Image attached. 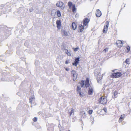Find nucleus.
I'll return each mask as SVG.
<instances>
[{
    "label": "nucleus",
    "mask_w": 131,
    "mask_h": 131,
    "mask_svg": "<svg viewBox=\"0 0 131 131\" xmlns=\"http://www.w3.org/2000/svg\"><path fill=\"white\" fill-rule=\"evenodd\" d=\"M90 79L88 78H86L85 81L83 80L81 81V83H80L82 87H85L87 88L89 87L90 85L89 83Z\"/></svg>",
    "instance_id": "1"
},
{
    "label": "nucleus",
    "mask_w": 131,
    "mask_h": 131,
    "mask_svg": "<svg viewBox=\"0 0 131 131\" xmlns=\"http://www.w3.org/2000/svg\"><path fill=\"white\" fill-rule=\"evenodd\" d=\"M123 74L121 71L117 72H116L112 73L111 75V77L113 78H116L121 77Z\"/></svg>",
    "instance_id": "2"
},
{
    "label": "nucleus",
    "mask_w": 131,
    "mask_h": 131,
    "mask_svg": "<svg viewBox=\"0 0 131 131\" xmlns=\"http://www.w3.org/2000/svg\"><path fill=\"white\" fill-rule=\"evenodd\" d=\"M98 101L100 104L105 105L107 102V97L105 96H102L99 99Z\"/></svg>",
    "instance_id": "3"
},
{
    "label": "nucleus",
    "mask_w": 131,
    "mask_h": 131,
    "mask_svg": "<svg viewBox=\"0 0 131 131\" xmlns=\"http://www.w3.org/2000/svg\"><path fill=\"white\" fill-rule=\"evenodd\" d=\"M68 4L69 8L71 9L72 12L74 13H75L76 8L75 7V5L72 4V2H69Z\"/></svg>",
    "instance_id": "4"
},
{
    "label": "nucleus",
    "mask_w": 131,
    "mask_h": 131,
    "mask_svg": "<svg viewBox=\"0 0 131 131\" xmlns=\"http://www.w3.org/2000/svg\"><path fill=\"white\" fill-rule=\"evenodd\" d=\"M77 93L81 97H83L84 95V93L81 91V88L79 86H77Z\"/></svg>",
    "instance_id": "5"
},
{
    "label": "nucleus",
    "mask_w": 131,
    "mask_h": 131,
    "mask_svg": "<svg viewBox=\"0 0 131 131\" xmlns=\"http://www.w3.org/2000/svg\"><path fill=\"white\" fill-rule=\"evenodd\" d=\"M71 74L73 80L74 81L77 78L78 74L76 71L73 70H72L71 71Z\"/></svg>",
    "instance_id": "6"
},
{
    "label": "nucleus",
    "mask_w": 131,
    "mask_h": 131,
    "mask_svg": "<svg viewBox=\"0 0 131 131\" xmlns=\"http://www.w3.org/2000/svg\"><path fill=\"white\" fill-rule=\"evenodd\" d=\"M57 6L59 7L62 9H64V6L63 3L61 2H58L56 4Z\"/></svg>",
    "instance_id": "7"
},
{
    "label": "nucleus",
    "mask_w": 131,
    "mask_h": 131,
    "mask_svg": "<svg viewBox=\"0 0 131 131\" xmlns=\"http://www.w3.org/2000/svg\"><path fill=\"white\" fill-rule=\"evenodd\" d=\"M109 25V22L108 21H106L105 23V25L104 26V29L103 30V32L104 33L106 32Z\"/></svg>",
    "instance_id": "8"
},
{
    "label": "nucleus",
    "mask_w": 131,
    "mask_h": 131,
    "mask_svg": "<svg viewBox=\"0 0 131 131\" xmlns=\"http://www.w3.org/2000/svg\"><path fill=\"white\" fill-rule=\"evenodd\" d=\"M90 20L87 18H84L83 21V24L84 26L87 25L88 23L89 22Z\"/></svg>",
    "instance_id": "9"
},
{
    "label": "nucleus",
    "mask_w": 131,
    "mask_h": 131,
    "mask_svg": "<svg viewBox=\"0 0 131 131\" xmlns=\"http://www.w3.org/2000/svg\"><path fill=\"white\" fill-rule=\"evenodd\" d=\"M79 59L80 58L79 57L76 58L75 60V61L72 63V65L73 66H75V67H77L79 63Z\"/></svg>",
    "instance_id": "10"
},
{
    "label": "nucleus",
    "mask_w": 131,
    "mask_h": 131,
    "mask_svg": "<svg viewBox=\"0 0 131 131\" xmlns=\"http://www.w3.org/2000/svg\"><path fill=\"white\" fill-rule=\"evenodd\" d=\"M57 27L59 29L61 28V22L60 20H57L56 21Z\"/></svg>",
    "instance_id": "11"
},
{
    "label": "nucleus",
    "mask_w": 131,
    "mask_h": 131,
    "mask_svg": "<svg viewBox=\"0 0 131 131\" xmlns=\"http://www.w3.org/2000/svg\"><path fill=\"white\" fill-rule=\"evenodd\" d=\"M93 88L91 86H90L88 91V94L89 95H92L93 94Z\"/></svg>",
    "instance_id": "12"
},
{
    "label": "nucleus",
    "mask_w": 131,
    "mask_h": 131,
    "mask_svg": "<svg viewBox=\"0 0 131 131\" xmlns=\"http://www.w3.org/2000/svg\"><path fill=\"white\" fill-rule=\"evenodd\" d=\"M96 15L97 17H100L102 15L101 11L99 9H97L96 12Z\"/></svg>",
    "instance_id": "13"
},
{
    "label": "nucleus",
    "mask_w": 131,
    "mask_h": 131,
    "mask_svg": "<svg viewBox=\"0 0 131 131\" xmlns=\"http://www.w3.org/2000/svg\"><path fill=\"white\" fill-rule=\"evenodd\" d=\"M125 118V116L124 114L122 115L119 118L118 122L119 123L121 122Z\"/></svg>",
    "instance_id": "14"
},
{
    "label": "nucleus",
    "mask_w": 131,
    "mask_h": 131,
    "mask_svg": "<svg viewBox=\"0 0 131 131\" xmlns=\"http://www.w3.org/2000/svg\"><path fill=\"white\" fill-rule=\"evenodd\" d=\"M116 45L118 47H121L123 46L122 41H116Z\"/></svg>",
    "instance_id": "15"
},
{
    "label": "nucleus",
    "mask_w": 131,
    "mask_h": 131,
    "mask_svg": "<svg viewBox=\"0 0 131 131\" xmlns=\"http://www.w3.org/2000/svg\"><path fill=\"white\" fill-rule=\"evenodd\" d=\"M84 26L82 25H79V26L78 29L80 32H81L84 30Z\"/></svg>",
    "instance_id": "16"
},
{
    "label": "nucleus",
    "mask_w": 131,
    "mask_h": 131,
    "mask_svg": "<svg viewBox=\"0 0 131 131\" xmlns=\"http://www.w3.org/2000/svg\"><path fill=\"white\" fill-rule=\"evenodd\" d=\"M72 28L74 30H75L77 28V25L74 22H73L72 24Z\"/></svg>",
    "instance_id": "17"
},
{
    "label": "nucleus",
    "mask_w": 131,
    "mask_h": 131,
    "mask_svg": "<svg viewBox=\"0 0 131 131\" xmlns=\"http://www.w3.org/2000/svg\"><path fill=\"white\" fill-rule=\"evenodd\" d=\"M57 14L58 17H60L61 16V13L60 12L59 10H57Z\"/></svg>",
    "instance_id": "18"
},
{
    "label": "nucleus",
    "mask_w": 131,
    "mask_h": 131,
    "mask_svg": "<svg viewBox=\"0 0 131 131\" xmlns=\"http://www.w3.org/2000/svg\"><path fill=\"white\" fill-rule=\"evenodd\" d=\"M65 50H66L65 52L67 54L68 56H71V53L70 52H69L66 49H65Z\"/></svg>",
    "instance_id": "19"
},
{
    "label": "nucleus",
    "mask_w": 131,
    "mask_h": 131,
    "mask_svg": "<svg viewBox=\"0 0 131 131\" xmlns=\"http://www.w3.org/2000/svg\"><path fill=\"white\" fill-rule=\"evenodd\" d=\"M35 99V98L33 97H31L29 99V102H30L32 104L33 101Z\"/></svg>",
    "instance_id": "20"
},
{
    "label": "nucleus",
    "mask_w": 131,
    "mask_h": 131,
    "mask_svg": "<svg viewBox=\"0 0 131 131\" xmlns=\"http://www.w3.org/2000/svg\"><path fill=\"white\" fill-rule=\"evenodd\" d=\"M63 35L64 36H67L68 35V32L65 31H63Z\"/></svg>",
    "instance_id": "21"
},
{
    "label": "nucleus",
    "mask_w": 131,
    "mask_h": 131,
    "mask_svg": "<svg viewBox=\"0 0 131 131\" xmlns=\"http://www.w3.org/2000/svg\"><path fill=\"white\" fill-rule=\"evenodd\" d=\"M126 48L127 50V52H128L130 50V48L129 46H127L126 47Z\"/></svg>",
    "instance_id": "22"
},
{
    "label": "nucleus",
    "mask_w": 131,
    "mask_h": 131,
    "mask_svg": "<svg viewBox=\"0 0 131 131\" xmlns=\"http://www.w3.org/2000/svg\"><path fill=\"white\" fill-rule=\"evenodd\" d=\"M54 9H53L52 10L51 12V14L52 16L54 15L55 14V12H54Z\"/></svg>",
    "instance_id": "23"
},
{
    "label": "nucleus",
    "mask_w": 131,
    "mask_h": 131,
    "mask_svg": "<svg viewBox=\"0 0 131 131\" xmlns=\"http://www.w3.org/2000/svg\"><path fill=\"white\" fill-rule=\"evenodd\" d=\"M73 49L74 50V51L75 52L77 51L79 49V48L78 47H77L76 48H74Z\"/></svg>",
    "instance_id": "24"
},
{
    "label": "nucleus",
    "mask_w": 131,
    "mask_h": 131,
    "mask_svg": "<svg viewBox=\"0 0 131 131\" xmlns=\"http://www.w3.org/2000/svg\"><path fill=\"white\" fill-rule=\"evenodd\" d=\"M129 60H130V59L129 58L125 60V62L127 64H129Z\"/></svg>",
    "instance_id": "25"
},
{
    "label": "nucleus",
    "mask_w": 131,
    "mask_h": 131,
    "mask_svg": "<svg viewBox=\"0 0 131 131\" xmlns=\"http://www.w3.org/2000/svg\"><path fill=\"white\" fill-rule=\"evenodd\" d=\"M74 111L73 110V109L72 108L71 112L69 113L70 116H71L72 113H73L74 114Z\"/></svg>",
    "instance_id": "26"
},
{
    "label": "nucleus",
    "mask_w": 131,
    "mask_h": 131,
    "mask_svg": "<svg viewBox=\"0 0 131 131\" xmlns=\"http://www.w3.org/2000/svg\"><path fill=\"white\" fill-rule=\"evenodd\" d=\"M117 94L118 93L116 91H115L114 94V98H115L116 97V96L117 95Z\"/></svg>",
    "instance_id": "27"
},
{
    "label": "nucleus",
    "mask_w": 131,
    "mask_h": 131,
    "mask_svg": "<svg viewBox=\"0 0 131 131\" xmlns=\"http://www.w3.org/2000/svg\"><path fill=\"white\" fill-rule=\"evenodd\" d=\"M107 109L106 108L104 107L103 108V109L101 111H104L105 113H106L107 112Z\"/></svg>",
    "instance_id": "28"
},
{
    "label": "nucleus",
    "mask_w": 131,
    "mask_h": 131,
    "mask_svg": "<svg viewBox=\"0 0 131 131\" xmlns=\"http://www.w3.org/2000/svg\"><path fill=\"white\" fill-rule=\"evenodd\" d=\"M93 112V110H89L88 112V114H91Z\"/></svg>",
    "instance_id": "29"
},
{
    "label": "nucleus",
    "mask_w": 131,
    "mask_h": 131,
    "mask_svg": "<svg viewBox=\"0 0 131 131\" xmlns=\"http://www.w3.org/2000/svg\"><path fill=\"white\" fill-rule=\"evenodd\" d=\"M37 118H36V117H35L33 119V120L34 122H36L37 121Z\"/></svg>",
    "instance_id": "30"
},
{
    "label": "nucleus",
    "mask_w": 131,
    "mask_h": 131,
    "mask_svg": "<svg viewBox=\"0 0 131 131\" xmlns=\"http://www.w3.org/2000/svg\"><path fill=\"white\" fill-rule=\"evenodd\" d=\"M108 49L107 48H106L103 50V51L106 52L108 51Z\"/></svg>",
    "instance_id": "31"
},
{
    "label": "nucleus",
    "mask_w": 131,
    "mask_h": 131,
    "mask_svg": "<svg viewBox=\"0 0 131 131\" xmlns=\"http://www.w3.org/2000/svg\"><path fill=\"white\" fill-rule=\"evenodd\" d=\"M69 60H67L65 62V63L66 64H67L69 63Z\"/></svg>",
    "instance_id": "32"
},
{
    "label": "nucleus",
    "mask_w": 131,
    "mask_h": 131,
    "mask_svg": "<svg viewBox=\"0 0 131 131\" xmlns=\"http://www.w3.org/2000/svg\"><path fill=\"white\" fill-rule=\"evenodd\" d=\"M65 69L67 71H68L69 70V68H65Z\"/></svg>",
    "instance_id": "33"
},
{
    "label": "nucleus",
    "mask_w": 131,
    "mask_h": 131,
    "mask_svg": "<svg viewBox=\"0 0 131 131\" xmlns=\"http://www.w3.org/2000/svg\"><path fill=\"white\" fill-rule=\"evenodd\" d=\"M116 70V69H115V70H113L112 71V72H114V71H115V70Z\"/></svg>",
    "instance_id": "34"
},
{
    "label": "nucleus",
    "mask_w": 131,
    "mask_h": 131,
    "mask_svg": "<svg viewBox=\"0 0 131 131\" xmlns=\"http://www.w3.org/2000/svg\"><path fill=\"white\" fill-rule=\"evenodd\" d=\"M97 80H99V78L98 77L97 78Z\"/></svg>",
    "instance_id": "35"
},
{
    "label": "nucleus",
    "mask_w": 131,
    "mask_h": 131,
    "mask_svg": "<svg viewBox=\"0 0 131 131\" xmlns=\"http://www.w3.org/2000/svg\"><path fill=\"white\" fill-rule=\"evenodd\" d=\"M67 131H70V130H68Z\"/></svg>",
    "instance_id": "36"
},
{
    "label": "nucleus",
    "mask_w": 131,
    "mask_h": 131,
    "mask_svg": "<svg viewBox=\"0 0 131 131\" xmlns=\"http://www.w3.org/2000/svg\"><path fill=\"white\" fill-rule=\"evenodd\" d=\"M102 79V78H101V79H100V80H101V79Z\"/></svg>",
    "instance_id": "37"
},
{
    "label": "nucleus",
    "mask_w": 131,
    "mask_h": 131,
    "mask_svg": "<svg viewBox=\"0 0 131 131\" xmlns=\"http://www.w3.org/2000/svg\"><path fill=\"white\" fill-rule=\"evenodd\" d=\"M118 41H121V40H118Z\"/></svg>",
    "instance_id": "38"
}]
</instances>
